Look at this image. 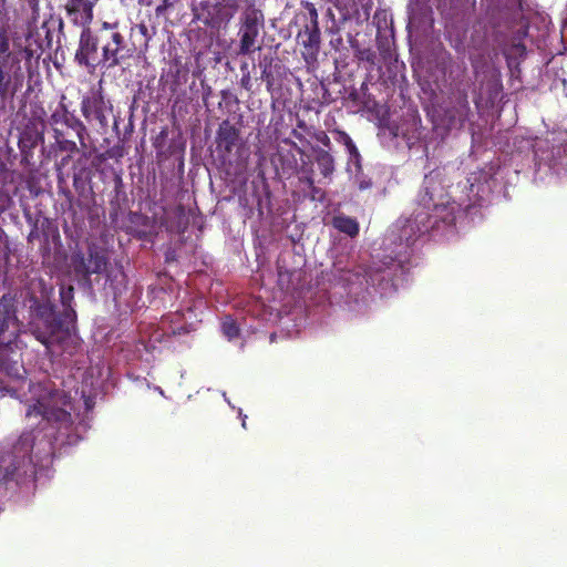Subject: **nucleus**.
<instances>
[{"label":"nucleus","instance_id":"1","mask_svg":"<svg viewBox=\"0 0 567 567\" xmlns=\"http://www.w3.org/2000/svg\"><path fill=\"white\" fill-rule=\"evenodd\" d=\"M441 192V185L433 177L425 176L412 215L398 221V237L401 244L411 247L419 238L439 227L441 221L447 220L449 207L439 198Z\"/></svg>","mask_w":567,"mask_h":567},{"label":"nucleus","instance_id":"2","mask_svg":"<svg viewBox=\"0 0 567 567\" xmlns=\"http://www.w3.org/2000/svg\"><path fill=\"white\" fill-rule=\"evenodd\" d=\"M74 318V309L58 311L56 306L50 300L33 298L30 306L29 329L31 334L50 351L53 346H60L70 338V323Z\"/></svg>","mask_w":567,"mask_h":567},{"label":"nucleus","instance_id":"3","mask_svg":"<svg viewBox=\"0 0 567 567\" xmlns=\"http://www.w3.org/2000/svg\"><path fill=\"white\" fill-rule=\"evenodd\" d=\"M33 443L31 432L22 433L9 450L0 453V495L7 492L10 482L21 484L34 475L31 458Z\"/></svg>","mask_w":567,"mask_h":567},{"label":"nucleus","instance_id":"4","mask_svg":"<svg viewBox=\"0 0 567 567\" xmlns=\"http://www.w3.org/2000/svg\"><path fill=\"white\" fill-rule=\"evenodd\" d=\"M73 405L71 398L61 390H53L42 395L27 410V417L41 416L51 426L55 427L60 435L65 436V443H72L73 419L71 411Z\"/></svg>","mask_w":567,"mask_h":567},{"label":"nucleus","instance_id":"5","mask_svg":"<svg viewBox=\"0 0 567 567\" xmlns=\"http://www.w3.org/2000/svg\"><path fill=\"white\" fill-rule=\"evenodd\" d=\"M65 96L62 95L58 107L50 116V124L53 128L54 140L58 148L62 152L74 153L78 151L75 141L66 137V130L74 132L80 145L86 148V137L89 136L85 124L72 113L64 103Z\"/></svg>","mask_w":567,"mask_h":567},{"label":"nucleus","instance_id":"6","mask_svg":"<svg viewBox=\"0 0 567 567\" xmlns=\"http://www.w3.org/2000/svg\"><path fill=\"white\" fill-rule=\"evenodd\" d=\"M101 43L104 68L106 69L120 65L134 54V49L128 47L116 24L107 22L102 24Z\"/></svg>","mask_w":567,"mask_h":567},{"label":"nucleus","instance_id":"7","mask_svg":"<svg viewBox=\"0 0 567 567\" xmlns=\"http://www.w3.org/2000/svg\"><path fill=\"white\" fill-rule=\"evenodd\" d=\"M71 265L76 277L83 280L89 287H91V275L106 274L107 279L110 275L107 271L109 257L105 249L90 245L87 247V255L82 252H75L71 257Z\"/></svg>","mask_w":567,"mask_h":567},{"label":"nucleus","instance_id":"8","mask_svg":"<svg viewBox=\"0 0 567 567\" xmlns=\"http://www.w3.org/2000/svg\"><path fill=\"white\" fill-rule=\"evenodd\" d=\"M265 18L260 10L247 8L240 17L238 30L239 45L238 54L250 55L261 47L258 44L260 30L264 28Z\"/></svg>","mask_w":567,"mask_h":567},{"label":"nucleus","instance_id":"9","mask_svg":"<svg viewBox=\"0 0 567 567\" xmlns=\"http://www.w3.org/2000/svg\"><path fill=\"white\" fill-rule=\"evenodd\" d=\"M102 27L97 30L85 28L82 30L79 41V48L75 52V61L80 65L95 70L97 66L104 68L102 56Z\"/></svg>","mask_w":567,"mask_h":567},{"label":"nucleus","instance_id":"10","mask_svg":"<svg viewBox=\"0 0 567 567\" xmlns=\"http://www.w3.org/2000/svg\"><path fill=\"white\" fill-rule=\"evenodd\" d=\"M18 317L16 299L10 293L0 298V353L12 350V343L18 336Z\"/></svg>","mask_w":567,"mask_h":567},{"label":"nucleus","instance_id":"11","mask_svg":"<svg viewBox=\"0 0 567 567\" xmlns=\"http://www.w3.org/2000/svg\"><path fill=\"white\" fill-rule=\"evenodd\" d=\"M113 105L105 100L102 90L92 92L83 96L81 101V113L87 121H96L101 128L105 131L109 126L107 115L112 113Z\"/></svg>","mask_w":567,"mask_h":567},{"label":"nucleus","instance_id":"12","mask_svg":"<svg viewBox=\"0 0 567 567\" xmlns=\"http://www.w3.org/2000/svg\"><path fill=\"white\" fill-rule=\"evenodd\" d=\"M454 104L444 109L440 122L447 130H461L468 121L471 107L465 89L457 90Z\"/></svg>","mask_w":567,"mask_h":567},{"label":"nucleus","instance_id":"13","mask_svg":"<svg viewBox=\"0 0 567 567\" xmlns=\"http://www.w3.org/2000/svg\"><path fill=\"white\" fill-rule=\"evenodd\" d=\"M300 45L302 47V56L309 62L316 60L321 45V32L319 27L303 25L297 34Z\"/></svg>","mask_w":567,"mask_h":567},{"label":"nucleus","instance_id":"14","mask_svg":"<svg viewBox=\"0 0 567 567\" xmlns=\"http://www.w3.org/2000/svg\"><path fill=\"white\" fill-rule=\"evenodd\" d=\"M240 131L230 123L229 120H224L216 133L217 150L224 155H230L234 148L239 144Z\"/></svg>","mask_w":567,"mask_h":567},{"label":"nucleus","instance_id":"15","mask_svg":"<svg viewBox=\"0 0 567 567\" xmlns=\"http://www.w3.org/2000/svg\"><path fill=\"white\" fill-rule=\"evenodd\" d=\"M239 9L236 0H227L217 2L214 6L215 13L210 18L204 20V24L210 28L220 27L221 24L229 23Z\"/></svg>","mask_w":567,"mask_h":567},{"label":"nucleus","instance_id":"16","mask_svg":"<svg viewBox=\"0 0 567 567\" xmlns=\"http://www.w3.org/2000/svg\"><path fill=\"white\" fill-rule=\"evenodd\" d=\"M73 187L76 192L83 193L86 185L91 183L93 177V167L89 163L86 153H83L73 164Z\"/></svg>","mask_w":567,"mask_h":567},{"label":"nucleus","instance_id":"17","mask_svg":"<svg viewBox=\"0 0 567 567\" xmlns=\"http://www.w3.org/2000/svg\"><path fill=\"white\" fill-rule=\"evenodd\" d=\"M312 152L321 175L330 179L336 169L333 156L328 150L319 146H312Z\"/></svg>","mask_w":567,"mask_h":567},{"label":"nucleus","instance_id":"18","mask_svg":"<svg viewBox=\"0 0 567 567\" xmlns=\"http://www.w3.org/2000/svg\"><path fill=\"white\" fill-rule=\"evenodd\" d=\"M332 226L340 233L347 234L350 237H355L359 234V223L349 216L338 215L332 219Z\"/></svg>","mask_w":567,"mask_h":567},{"label":"nucleus","instance_id":"19","mask_svg":"<svg viewBox=\"0 0 567 567\" xmlns=\"http://www.w3.org/2000/svg\"><path fill=\"white\" fill-rule=\"evenodd\" d=\"M285 71L284 64L280 61H276L274 68L267 69V65H264V70L260 72V79L266 83V90L268 93H272L276 84L277 78H280Z\"/></svg>","mask_w":567,"mask_h":567},{"label":"nucleus","instance_id":"20","mask_svg":"<svg viewBox=\"0 0 567 567\" xmlns=\"http://www.w3.org/2000/svg\"><path fill=\"white\" fill-rule=\"evenodd\" d=\"M221 331L228 340L239 337L240 329L231 317H226L221 322Z\"/></svg>","mask_w":567,"mask_h":567},{"label":"nucleus","instance_id":"21","mask_svg":"<svg viewBox=\"0 0 567 567\" xmlns=\"http://www.w3.org/2000/svg\"><path fill=\"white\" fill-rule=\"evenodd\" d=\"M65 9L69 14L76 13L83 9L84 11L89 12L90 17H92V7L87 0H69L65 4Z\"/></svg>","mask_w":567,"mask_h":567},{"label":"nucleus","instance_id":"22","mask_svg":"<svg viewBox=\"0 0 567 567\" xmlns=\"http://www.w3.org/2000/svg\"><path fill=\"white\" fill-rule=\"evenodd\" d=\"M59 295H60V301H61L62 306L64 307V309H73L71 307V302L73 301V298H74L73 286L61 285Z\"/></svg>","mask_w":567,"mask_h":567},{"label":"nucleus","instance_id":"23","mask_svg":"<svg viewBox=\"0 0 567 567\" xmlns=\"http://www.w3.org/2000/svg\"><path fill=\"white\" fill-rule=\"evenodd\" d=\"M302 8H305L308 12V20L309 22L305 25L308 27H319V14L315 7V4L310 1H302L301 2Z\"/></svg>","mask_w":567,"mask_h":567},{"label":"nucleus","instance_id":"24","mask_svg":"<svg viewBox=\"0 0 567 567\" xmlns=\"http://www.w3.org/2000/svg\"><path fill=\"white\" fill-rule=\"evenodd\" d=\"M334 132H336V134H338V141L340 143L344 144V146L347 147L349 153L351 155H358V148H357L355 144L353 143L352 138L350 137V135L348 133H346L344 131H340V130H336Z\"/></svg>","mask_w":567,"mask_h":567},{"label":"nucleus","instance_id":"25","mask_svg":"<svg viewBox=\"0 0 567 567\" xmlns=\"http://www.w3.org/2000/svg\"><path fill=\"white\" fill-rule=\"evenodd\" d=\"M451 9L454 10L453 16H457L474 4L473 0H449Z\"/></svg>","mask_w":567,"mask_h":567},{"label":"nucleus","instance_id":"26","mask_svg":"<svg viewBox=\"0 0 567 567\" xmlns=\"http://www.w3.org/2000/svg\"><path fill=\"white\" fill-rule=\"evenodd\" d=\"M123 156V147L121 145H115L109 148L104 154L100 155V161L106 158H118Z\"/></svg>","mask_w":567,"mask_h":567},{"label":"nucleus","instance_id":"27","mask_svg":"<svg viewBox=\"0 0 567 567\" xmlns=\"http://www.w3.org/2000/svg\"><path fill=\"white\" fill-rule=\"evenodd\" d=\"M13 350H14V342L12 343V350H10L6 354L0 353V367L2 369H4L9 374H11V370L14 369V365H17V362H13V364H10L9 362H7V358L9 357L10 353L13 352ZM16 371L18 372L17 368H16Z\"/></svg>","mask_w":567,"mask_h":567},{"label":"nucleus","instance_id":"28","mask_svg":"<svg viewBox=\"0 0 567 567\" xmlns=\"http://www.w3.org/2000/svg\"><path fill=\"white\" fill-rule=\"evenodd\" d=\"M124 184L121 174L116 173L114 176V192L116 197L120 196L121 193H123Z\"/></svg>","mask_w":567,"mask_h":567},{"label":"nucleus","instance_id":"29","mask_svg":"<svg viewBox=\"0 0 567 567\" xmlns=\"http://www.w3.org/2000/svg\"><path fill=\"white\" fill-rule=\"evenodd\" d=\"M240 86L246 90L247 92H250L252 89V80L250 74H243L240 79Z\"/></svg>","mask_w":567,"mask_h":567},{"label":"nucleus","instance_id":"30","mask_svg":"<svg viewBox=\"0 0 567 567\" xmlns=\"http://www.w3.org/2000/svg\"><path fill=\"white\" fill-rule=\"evenodd\" d=\"M136 29L138 30V32L143 35V38L145 39V47H147V43L151 39V35H150V31H148V28L145 23H138L136 24Z\"/></svg>","mask_w":567,"mask_h":567},{"label":"nucleus","instance_id":"31","mask_svg":"<svg viewBox=\"0 0 567 567\" xmlns=\"http://www.w3.org/2000/svg\"><path fill=\"white\" fill-rule=\"evenodd\" d=\"M275 61H276V59H275L274 56H271V55H265V56L262 58V60H260V62H259V68H260L261 70H264V65L266 64V65H267V69H271V68H274V64H275L274 62H275Z\"/></svg>","mask_w":567,"mask_h":567},{"label":"nucleus","instance_id":"32","mask_svg":"<svg viewBox=\"0 0 567 567\" xmlns=\"http://www.w3.org/2000/svg\"><path fill=\"white\" fill-rule=\"evenodd\" d=\"M317 141L320 142L324 147H327L328 151L331 148V141L324 132H321L320 134L317 135Z\"/></svg>","mask_w":567,"mask_h":567},{"label":"nucleus","instance_id":"33","mask_svg":"<svg viewBox=\"0 0 567 567\" xmlns=\"http://www.w3.org/2000/svg\"><path fill=\"white\" fill-rule=\"evenodd\" d=\"M171 6H172V3L168 0H163V2L159 6H157L155 9L156 16L157 17L163 16L166 12V10L168 9V7H171Z\"/></svg>","mask_w":567,"mask_h":567},{"label":"nucleus","instance_id":"34","mask_svg":"<svg viewBox=\"0 0 567 567\" xmlns=\"http://www.w3.org/2000/svg\"><path fill=\"white\" fill-rule=\"evenodd\" d=\"M302 182L308 186V188H310L312 192H316L315 179L311 174L303 177Z\"/></svg>","mask_w":567,"mask_h":567},{"label":"nucleus","instance_id":"35","mask_svg":"<svg viewBox=\"0 0 567 567\" xmlns=\"http://www.w3.org/2000/svg\"><path fill=\"white\" fill-rule=\"evenodd\" d=\"M220 95H221V99H223L224 101H226V102H227V101H229L230 99H233V100H234V102L238 103L237 97H236V96H234V95H233L228 90H223V91L220 92Z\"/></svg>","mask_w":567,"mask_h":567},{"label":"nucleus","instance_id":"36","mask_svg":"<svg viewBox=\"0 0 567 567\" xmlns=\"http://www.w3.org/2000/svg\"><path fill=\"white\" fill-rule=\"evenodd\" d=\"M358 184H359V188L361 190L368 189V188H370L372 186L371 179H365V178L360 179L358 182Z\"/></svg>","mask_w":567,"mask_h":567},{"label":"nucleus","instance_id":"37","mask_svg":"<svg viewBox=\"0 0 567 567\" xmlns=\"http://www.w3.org/2000/svg\"><path fill=\"white\" fill-rule=\"evenodd\" d=\"M240 71H241V75L243 74H250V71H249V65L247 62H243L240 64Z\"/></svg>","mask_w":567,"mask_h":567},{"label":"nucleus","instance_id":"38","mask_svg":"<svg viewBox=\"0 0 567 567\" xmlns=\"http://www.w3.org/2000/svg\"><path fill=\"white\" fill-rule=\"evenodd\" d=\"M515 51H517L520 55L525 53V45L522 43H517L513 47Z\"/></svg>","mask_w":567,"mask_h":567},{"label":"nucleus","instance_id":"39","mask_svg":"<svg viewBox=\"0 0 567 567\" xmlns=\"http://www.w3.org/2000/svg\"><path fill=\"white\" fill-rule=\"evenodd\" d=\"M69 158H70V156H68V157H63V159H62V161H63V163H64V162H66Z\"/></svg>","mask_w":567,"mask_h":567},{"label":"nucleus","instance_id":"40","mask_svg":"<svg viewBox=\"0 0 567 567\" xmlns=\"http://www.w3.org/2000/svg\"><path fill=\"white\" fill-rule=\"evenodd\" d=\"M32 236H33V233L31 231L28 239L31 240Z\"/></svg>","mask_w":567,"mask_h":567},{"label":"nucleus","instance_id":"41","mask_svg":"<svg viewBox=\"0 0 567 567\" xmlns=\"http://www.w3.org/2000/svg\"><path fill=\"white\" fill-rule=\"evenodd\" d=\"M2 4L4 3V0H1Z\"/></svg>","mask_w":567,"mask_h":567}]
</instances>
